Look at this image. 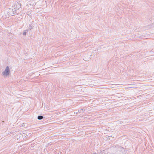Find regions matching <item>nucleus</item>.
Masks as SVG:
<instances>
[{
  "instance_id": "0eeeda50",
  "label": "nucleus",
  "mask_w": 154,
  "mask_h": 154,
  "mask_svg": "<svg viewBox=\"0 0 154 154\" xmlns=\"http://www.w3.org/2000/svg\"><path fill=\"white\" fill-rule=\"evenodd\" d=\"M16 10L17 9L14 8V9H13L12 13H13V15H15V14H16Z\"/></svg>"
},
{
  "instance_id": "f03ea898",
  "label": "nucleus",
  "mask_w": 154,
  "mask_h": 154,
  "mask_svg": "<svg viewBox=\"0 0 154 154\" xmlns=\"http://www.w3.org/2000/svg\"><path fill=\"white\" fill-rule=\"evenodd\" d=\"M13 7L16 9L18 10L21 7V4L19 2H16L14 3V5Z\"/></svg>"
},
{
  "instance_id": "39448f33",
  "label": "nucleus",
  "mask_w": 154,
  "mask_h": 154,
  "mask_svg": "<svg viewBox=\"0 0 154 154\" xmlns=\"http://www.w3.org/2000/svg\"><path fill=\"white\" fill-rule=\"evenodd\" d=\"M33 25L32 24H29V27H28V30H29V31L30 30L32 29L33 28Z\"/></svg>"
},
{
  "instance_id": "423d86ee",
  "label": "nucleus",
  "mask_w": 154,
  "mask_h": 154,
  "mask_svg": "<svg viewBox=\"0 0 154 154\" xmlns=\"http://www.w3.org/2000/svg\"><path fill=\"white\" fill-rule=\"evenodd\" d=\"M43 118V116L42 115H39L38 116L37 119H38L41 120H42Z\"/></svg>"
},
{
  "instance_id": "f257e3e1",
  "label": "nucleus",
  "mask_w": 154,
  "mask_h": 154,
  "mask_svg": "<svg viewBox=\"0 0 154 154\" xmlns=\"http://www.w3.org/2000/svg\"><path fill=\"white\" fill-rule=\"evenodd\" d=\"M2 75L4 76H8L10 74V69L8 66H7L5 70L2 72Z\"/></svg>"
},
{
  "instance_id": "7ed1b4c3",
  "label": "nucleus",
  "mask_w": 154,
  "mask_h": 154,
  "mask_svg": "<svg viewBox=\"0 0 154 154\" xmlns=\"http://www.w3.org/2000/svg\"><path fill=\"white\" fill-rule=\"evenodd\" d=\"M6 10H7V12L8 15H13V13H12L13 9L7 8Z\"/></svg>"
},
{
  "instance_id": "1a4fd4ad",
  "label": "nucleus",
  "mask_w": 154,
  "mask_h": 154,
  "mask_svg": "<svg viewBox=\"0 0 154 154\" xmlns=\"http://www.w3.org/2000/svg\"><path fill=\"white\" fill-rule=\"evenodd\" d=\"M26 32H24L23 34V35H26Z\"/></svg>"
},
{
  "instance_id": "20e7f679",
  "label": "nucleus",
  "mask_w": 154,
  "mask_h": 154,
  "mask_svg": "<svg viewBox=\"0 0 154 154\" xmlns=\"http://www.w3.org/2000/svg\"><path fill=\"white\" fill-rule=\"evenodd\" d=\"M32 2H33V0H31L30 1H29V4L30 5H32V6H34L35 5V3L34 2L32 3Z\"/></svg>"
},
{
  "instance_id": "6e6552de",
  "label": "nucleus",
  "mask_w": 154,
  "mask_h": 154,
  "mask_svg": "<svg viewBox=\"0 0 154 154\" xmlns=\"http://www.w3.org/2000/svg\"><path fill=\"white\" fill-rule=\"evenodd\" d=\"M84 112V110H83V109H81L78 110V112L80 113H82Z\"/></svg>"
}]
</instances>
